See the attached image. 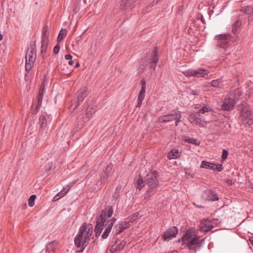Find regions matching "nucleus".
Wrapping results in <instances>:
<instances>
[{
    "instance_id": "f257e3e1",
    "label": "nucleus",
    "mask_w": 253,
    "mask_h": 253,
    "mask_svg": "<svg viewBox=\"0 0 253 253\" xmlns=\"http://www.w3.org/2000/svg\"><path fill=\"white\" fill-rule=\"evenodd\" d=\"M92 234V225L90 224L87 225L86 222H84L80 227L78 234L74 239L75 246L78 248H80L79 252H83L84 251L87 246Z\"/></svg>"
},
{
    "instance_id": "f03ea898",
    "label": "nucleus",
    "mask_w": 253,
    "mask_h": 253,
    "mask_svg": "<svg viewBox=\"0 0 253 253\" xmlns=\"http://www.w3.org/2000/svg\"><path fill=\"white\" fill-rule=\"evenodd\" d=\"M149 57L147 59H142L138 67V71L143 72L146 67L149 66L150 68L155 69L158 63L159 57L157 47H154L153 49L149 51Z\"/></svg>"
},
{
    "instance_id": "7ed1b4c3",
    "label": "nucleus",
    "mask_w": 253,
    "mask_h": 253,
    "mask_svg": "<svg viewBox=\"0 0 253 253\" xmlns=\"http://www.w3.org/2000/svg\"><path fill=\"white\" fill-rule=\"evenodd\" d=\"M240 111L239 119L244 124L251 126L253 123V114L251 107L246 102H242L238 105Z\"/></svg>"
},
{
    "instance_id": "20e7f679",
    "label": "nucleus",
    "mask_w": 253,
    "mask_h": 253,
    "mask_svg": "<svg viewBox=\"0 0 253 253\" xmlns=\"http://www.w3.org/2000/svg\"><path fill=\"white\" fill-rule=\"evenodd\" d=\"M113 213L112 207L108 206L105 210H102L101 214L96 219V225L94 229L95 236L98 237L100 235L105 223V215H108V217H110Z\"/></svg>"
},
{
    "instance_id": "39448f33",
    "label": "nucleus",
    "mask_w": 253,
    "mask_h": 253,
    "mask_svg": "<svg viewBox=\"0 0 253 253\" xmlns=\"http://www.w3.org/2000/svg\"><path fill=\"white\" fill-rule=\"evenodd\" d=\"M25 58V70L27 71H30L36 59V41L31 43L30 47L27 51Z\"/></svg>"
},
{
    "instance_id": "423d86ee",
    "label": "nucleus",
    "mask_w": 253,
    "mask_h": 253,
    "mask_svg": "<svg viewBox=\"0 0 253 253\" xmlns=\"http://www.w3.org/2000/svg\"><path fill=\"white\" fill-rule=\"evenodd\" d=\"M214 40L216 41L215 45L217 48H225L231 40V36L229 34H219L215 37Z\"/></svg>"
},
{
    "instance_id": "0eeeda50",
    "label": "nucleus",
    "mask_w": 253,
    "mask_h": 253,
    "mask_svg": "<svg viewBox=\"0 0 253 253\" xmlns=\"http://www.w3.org/2000/svg\"><path fill=\"white\" fill-rule=\"evenodd\" d=\"M158 176V172L156 170L148 173L144 178L145 186L146 187L159 186Z\"/></svg>"
},
{
    "instance_id": "6e6552de",
    "label": "nucleus",
    "mask_w": 253,
    "mask_h": 253,
    "mask_svg": "<svg viewBox=\"0 0 253 253\" xmlns=\"http://www.w3.org/2000/svg\"><path fill=\"white\" fill-rule=\"evenodd\" d=\"M209 73V71L204 68H198L196 70L189 69L184 72L186 77L193 76L196 78H205Z\"/></svg>"
},
{
    "instance_id": "1a4fd4ad",
    "label": "nucleus",
    "mask_w": 253,
    "mask_h": 253,
    "mask_svg": "<svg viewBox=\"0 0 253 253\" xmlns=\"http://www.w3.org/2000/svg\"><path fill=\"white\" fill-rule=\"evenodd\" d=\"M180 118L181 114L179 112H177L161 116L159 118V121L161 122L168 123L174 120L175 126H177L178 123L180 121Z\"/></svg>"
},
{
    "instance_id": "9d476101",
    "label": "nucleus",
    "mask_w": 253,
    "mask_h": 253,
    "mask_svg": "<svg viewBox=\"0 0 253 253\" xmlns=\"http://www.w3.org/2000/svg\"><path fill=\"white\" fill-rule=\"evenodd\" d=\"M203 240H201L198 235L195 236V237H193L192 240H190L185 244V247L190 250L194 251L196 253L201 247Z\"/></svg>"
},
{
    "instance_id": "9b49d317",
    "label": "nucleus",
    "mask_w": 253,
    "mask_h": 253,
    "mask_svg": "<svg viewBox=\"0 0 253 253\" xmlns=\"http://www.w3.org/2000/svg\"><path fill=\"white\" fill-rule=\"evenodd\" d=\"M39 124L40 128L39 129V137L44 138L46 135L47 130L45 128L47 126V121L44 115H41L39 118Z\"/></svg>"
},
{
    "instance_id": "f8f14e48",
    "label": "nucleus",
    "mask_w": 253,
    "mask_h": 253,
    "mask_svg": "<svg viewBox=\"0 0 253 253\" xmlns=\"http://www.w3.org/2000/svg\"><path fill=\"white\" fill-rule=\"evenodd\" d=\"M88 93V88L86 86H83L78 91L77 94V104L75 108H77L80 104L87 96Z\"/></svg>"
},
{
    "instance_id": "ddd939ff",
    "label": "nucleus",
    "mask_w": 253,
    "mask_h": 253,
    "mask_svg": "<svg viewBox=\"0 0 253 253\" xmlns=\"http://www.w3.org/2000/svg\"><path fill=\"white\" fill-rule=\"evenodd\" d=\"M196 231L194 228H190L186 230V232L183 235L181 238L182 245H185L188 241L192 240L195 236H197Z\"/></svg>"
},
{
    "instance_id": "4468645a",
    "label": "nucleus",
    "mask_w": 253,
    "mask_h": 253,
    "mask_svg": "<svg viewBox=\"0 0 253 253\" xmlns=\"http://www.w3.org/2000/svg\"><path fill=\"white\" fill-rule=\"evenodd\" d=\"M113 173L112 165H108L101 174L100 180L102 183H105L107 179L111 177Z\"/></svg>"
},
{
    "instance_id": "2eb2a0df",
    "label": "nucleus",
    "mask_w": 253,
    "mask_h": 253,
    "mask_svg": "<svg viewBox=\"0 0 253 253\" xmlns=\"http://www.w3.org/2000/svg\"><path fill=\"white\" fill-rule=\"evenodd\" d=\"M178 233V229L175 226H171L167 229L162 236L164 240H169L173 237H176Z\"/></svg>"
},
{
    "instance_id": "dca6fc26",
    "label": "nucleus",
    "mask_w": 253,
    "mask_h": 253,
    "mask_svg": "<svg viewBox=\"0 0 253 253\" xmlns=\"http://www.w3.org/2000/svg\"><path fill=\"white\" fill-rule=\"evenodd\" d=\"M130 224L129 221H123L119 222L114 226L116 235H118L123 232L125 229L129 227Z\"/></svg>"
},
{
    "instance_id": "f3484780",
    "label": "nucleus",
    "mask_w": 253,
    "mask_h": 253,
    "mask_svg": "<svg viewBox=\"0 0 253 253\" xmlns=\"http://www.w3.org/2000/svg\"><path fill=\"white\" fill-rule=\"evenodd\" d=\"M204 198L208 201H215L219 200L216 193L213 190L207 189L204 192L203 195Z\"/></svg>"
},
{
    "instance_id": "a211bd4d",
    "label": "nucleus",
    "mask_w": 253,
    "mask_h": 253,
    "mask_svg": "<svg viewBox=\"0 0 253 253\" xmlns=\"http://www.w3.org/2000/svg\"><path fill=\"white\" fill-rule=\"evenodd\" d=\"M199 227L201 231L205 232H209L213 228V226L211 224V221L209 219H205L201 221L200 223Z\"/></svg>"
},
{
    "instance_id": "6ab92c4d",
    "label": "nucleus",
    "mask_w": 253,
    "mask_h": 253,
    "mask_svg": "<svg viewBox=\"0 0 253 253\" xmlns=\"http://www.w3.org/2000/svg\"><path fill=\"white\" fill-rule=\"evenodd\" d=\"M43 93L44 88L41 86L37 96V104L35 109L33 111V114H36L40 109L42 101Z\"/></svg>"
},
{
    "instance_id": "aec40b11",
    "label": "nucleus",
    "mask_w": 253,
    "mask_h": 253,
    "mask_svg": "<svg viewBox=\"0 0 253 253\" xmlns=\"http://www.w3.org/2000/svg\"><path fill=\"white\" fill-rule=\"evenodd\" d=\"M235 105V100L231 98H227L224 99L222 105V108L225 110H231Z\"/></svg>"
},
{
    "instance_id": "412c9836",
    "label": "nucleus",
    "mask_w": 253,
    "mask_h": 253,
    "mask_svg": "<svg viewBox=\"0 0 253 253\" xmlns=\"http://www.w3.org/2000/svg\"><path fill=\"white\" fill-rule=\"evenodd\" d=\"M158 186L147 187L146 193L144 195V199L148 201L151 197L154 195L157 191Z\"/></svg>"
},
{
    "instance_id": "4be33fe9",
    "label": "nucleus",
    "mask_w": 253,
    "mask_h": 253,
    "mask_svg": "<svg viewBox=\"0 0 253 253\" xmlns=\"http://www.w3.org/2000/svg\"><path fill=\"white\" fill-rule=\"evenodd\" d=\"M189 121L191 124H194L197 126H201V121L199 114H192L189 116Z\"/></svg>"
},
{
    "instance_id": "5701e85b",
    "label": "nucleus",
    "mask_w": 253,
    "mask_h": 253,
    "mask_svg": "<svg viewBox=\"0 0 253 253\" xmlns=\"http://www.w3.org/2000/svg\"><path fill=\"white\" fill-rule=\"evenodd\" d=\"M241 11L248 15L249 18H250L253 16V6L248 5L244 6L241 9Z\"/></svg>"
},
{
    "instance_id": "b1692460",
    "label": "nucleus",
    "mask_w": 253,
    "mask_h": 253,
    "mask_svg": "<svg viewBox=\"0 0 253 253\" xmlns=\"http://www.w3.org/2000/svg\"><path fill=\"white\" fill-rule=\"evenodd\" d=\"M136 0H122V5L125 9H129L133 7V4Z\"/></svg>"
},
{
    "instance_id": "393cba45",
    "label": "nucleus",
    "mask_w": 253,
    "mask_h": 253,
    "mask_svg": "<svg viewBox=\"0 0 253 253\" xmlns=\"http://www.w3.org/2000/svg\"><path fill=\"white\" fill-rule=\"evenodd\" d=\"M57 243L55 241L49 243L46 246V252L48 253H54L55 252V247Z\"/></svg>"
},
{
    "instance_id": "a878e982",
    "label": "nucleus",
    "mask_w": 253,
    "mask_h": 253,
    "mask_svg": "<svg viewBox=\"0 0 253 253\" xmlns=\"http://www.w3.org/2000/svg\"><path fill=\"white\" fill-rule=\"evenodd\" d=\"M179 153L177 149H172L168 154V158L169 159H175L179 157Z\"/></svg>"
},
{
    "instance_id": "bb28decb",
    "label": "nucleus",
    "mask_w": 253,
    "mask_h": 253,
    "mask_svg": "<svg viewBox=\"0 0 253 253\" xmlns=\"http://www.w3.org/2000/svg\"><path fill=\"white\" fill-rule=\"evenodd\" d=\"M136 188L141 190L145 185L144 180L143 179L142 176L139 175L136 179Z\"/></svg>"
},
{
    "instance_id": "cd10ccee",
    "label": "nucleus",
    "mask_w": 253,
    "mask_h": 253,
    "mask_svg": "<svg viewBox=\"0 0 253 253\" xmlns=\"http://www.w3.org/2000/svg\"><path fill=\"white\" fill-rule=\"evenodd\" d=\"M242 25V22L239 20H236L233 24L232 26V33L234 34H236L238 31L239 29L240 28V26Z\"/></svg>"
},
{
    "instance_id": "c85d7f7f",
    "label": "nucleus",
    "mask_w": 253,
    "mask_h": 253,
    "mask_svg": "<svg viewBox=\"0 0 253 253\" xmlns=\"http://www.w3.org/2000/svg\"><path fill=\"white\" fill-rule=\"evenodd\" d=\"M213 167H214L213 163L208 162L205 161H203L201 164V168H205L206 169H210L213 170Z\"/></svg>"
},
{
    "instance_id": "c756f323",
    "label": "nucleus",
    "mask_w": 253,
    "mask_h": 253,
    "mask_svg": "<svg viewBox=\"0 0 253 253\" xmlns=\"http://www.w3.org/2000/svg\"><path fill=\"white\" fill-rule=\"evenodd\" d=\"M184 141L189 143H191L196 145H199L200 144V141H198L196 139L190 137L189 136H185Z\"/></svg>"
},
{
    "instance_id": "7c9ffc66",
    "label": "nucleus",
    "mask_w": 253,
    "mask_h": 253,
    "mask_svg": "<svg viewBox=\"0 0 253 253\" xmlns=\"http://www.w3.org/2000/svg\"><path fill=\"white\" fill-rule=\"evenodd\" d=\"M48 30V27L47 25L44 26L43 27L42 35V41H48V34L47 33Z\"/></svg>"
},
{
    "instance_id": "2f4dec72",
    "label": "nucleus",
    "mask_w": 253,
    "mask_h": 253,
    "mask_svg": "<svg viewBox=\"0 0 253 253\" xmlns=\"http://www.w3.org/2000/svg\"><path fill=\"white\" fill-rule=\"evenodd\" d=\"M48 41H45L42 40V45H41V54L42 56H43L46 51V49L48 46Z\"/></svg>"
},
{
    "instance_id": "473e14b6",
    "label": "nucleus",
    "mask_w": 253,
    "mask_h": 253,
    "mask_svg": "<svg viewBox=\"0 0 253 253\" xmlns=\"http://www.w3.org/2000/svg\"><path fill=\"white\" fill-rule=\"evenodd\" d=\"M106 226L107 227L106 228L105 231H104L102 235V238L104 239H106L108 237L113 227L112 226H111V225H110L109 224H107Z\"/></svg>"
},
{
    "instance_id": "72a5a7b5",
    "label": "nucleus",
    "mask_w": 253,
    "mask_h": 253,
    "mask_svg": "<svg viewBox=\"0 0 253 253\" xmlns=\"http://www.w3.org/2000/svg\"><path fill=\"white\" fill-rule=\"evenodd\" d=\"M211 84V86L214 87H220L221 86L223 85L221 79L212 80Z\"/></svg>"
},
{
    "instance_id": "f704fd0d",
    "label": "nucleus",
    "mask_w": 253,
    "mask_h": 253,
    "mask_svg": "<svg viewBox=\"0 0 253 253\" xmlns=\"http://www.w3.org/2000/svg\"><path fill=\"white\" fill-rule=\"evenodd\" d=\"M67 31L65 29H61L59 32L58 36L57 37V41L58 42L61 41L66 36Z\"/></svg>"
},
{
    "instance_id": "c9c22d12",
    "label": "nucleus",
    "mask_w": 253,
    "mask_h": 253,
    "mask_svg": "<svg viewBox=\"0 0 253 253\" xmlns=\"http://www.w3.org/2000/svg\"><path fill=\"white\" fill-rule=\"evenodd\" d=\"M107 218H109L108 217V215H105V226H107V224H109L110 225H111V226H113L115 221H116V219L114 217L112 218V219H109V220H107Z\"/></svg>"
},
{
    "instance_id": "e433bc0d",
    "label": "nucleus",
    "mask_w": 253,
    "mask_h": 253,
    "mask_svg": "<svg viewBox=\"0 0 253 253\" xmlns=\"http://www.w3.org/2000/svg\"><path fill=\"white\" fill-rule=\"evenodd\" d=\"M36 198L35 195H31L28 199V204L30 207H32L35 204V200Z\"/></svg>"
},
{
    "instance_id": "4c0bfd02",
    "label": "nucleus",
    "mask_w": 253,
    "mask_h": 253,
    "mask_svg": "<svg viewBox=\"0 0 253 253\" xmlns=\"http://www.w3.org/2000/svg\"><path fill=\"white\" fill-rule=\"evenodd\" d=\"M69 190V188H63V190L57 194V196H59V198H61L65 195V194L67 193Z\"/></svg>"
},
{
    "instance_id": "58836bf2",
    "label": "nucleus",
    "mask_w": 253,
    "mask_h": 253,
    "mask_svg": "<svg viewBox=\"0 0 253 253\" xmlns=\"http://www.w3.org/2000/svg\"><path fill=\"white\" fill-rule=\"evenodd\" d=\"M141 88L140 91L142 92H146V83L145 79H142L141 81Z\"/></svg>"
},
{
    "instance_id": "ea45409f",
    "label": "nucleus",
    "mask_w": 253,
    "mask_h": 253,
    "mask_svg": "<svg viewBox=\"0 0 253 253\" xmlns=\"http://www.w3.org/2000/svg\"><path fill=\"white\" fill-rule=\"evenodd\" d=\"M211 110V108L210 107H203L199 110L198 113L204 114L205 112H209Z\"/></svg>"
},
{
    "instance_id": "a19ab883",
    "label": "nucleus",
    "mask_w": 253,
    "mask_h": 253,
    "mask_svg": "<svg viewBox=\"0 0 253 253\" xmlns=\"http://www.w3.org/2000/svg\"><path fill=\"white\" fill-rule=\"evenodd\" d=\"M126 242L124 241H123L120 242V243L119 245H116V247L118 248V249L120 250V252L122 251L126 246Z\"/></svg>"
},
{
    "instance_id": "79ce46f5",
    "label": "nucleus",
    "mask_w": 253,
    "mask_h": 253,
    "mask_svg": "<svg viewBox=\"0 0 253 253\" xmlns=\"http://www.w3.org/2000/svg\"><path fill=\"white\" fill-rule=\"evenodd\" d=\"M223 169V168L222 167L221 165L214 164L213 170H217L218 171L220 172Z\"/></svg>"
},
{
    "instance_id": "37998d69",
    "label": "nucleus",
    "mask_w": 253,
    "mask_h": 253,
    "mask_svg": "<svg viewBox=\"0 0 253 253\" xmlns=\"http://www.w3.org/2000/svg\"><path fill=\"white\" fill-rule=\"evenodd\" d=\"M110 252L111 253H117L120 252V250L118 249L117 247H116V245H113L112 246Z\"/></svg>"
},
{
    "instance_id": "c03bdc74",
    "label": "nucleus",
    "mask_w": 253,
    "mask_h": 253,
    "mask_svg": "<svg viewBox=\"0 0 253 253\" xmlns=\"http://www.w3.org/2000/svg\"><path fill=\"white\" fill-rule=\"evenodd\" d=\"M228 153L227 151L225 149H223L222 150V153L221 156V159L222 161H224L227 159V157L228 156Z\"/></svg>"
},
{
    "instance_id": "a18cd8bd",
    "label": "nucleus",
    "mask_w": 253,
    "mask_h": 253,
    "mask_svg": "<svg viewBox=\"0 0 253 253\" xmlns=\"http://www.w3.org/2000/svg\"><path fill=\"white\" fill-rule=\"evenodd\" d=\"M145 96V93L140 91L138 93L137 99L140 100V101L141 100H143Z\"/></svg>"
},
{
    "instance_id": "49530a36",
    "label": "nucleus",
    "mask_w": 253,
    "mask_h": 253,
    "mask_svg": "<svg viewBox=\"0 0 253 253\" xmlns=\"http://www.w3.org/2000/svg\"><path fill=\"white\" fill-rule=\"evenodd\" d=\"M60 46L59 44H57L53 48V54H57L59 51Z\"/></svg>"
},
{
    "instance_id": "de8ad7c7",
    "label": "nucleus",
    "mask_w": 253,
    "mask_h": 253,
    "mask_svg": "<svg viewBox=\"0 0 253 253\" xmlns=\"http://www.w3.org/2000/svg\"><path fill=\"white\" fill-rule=\"evenodd\" d=\"M93 113L94 112L93 111H91V110H88L87 109L86 111V116L87 118H90L92 116V113Z\"/></svg>"
},
{
    "instance_id": "09e8293b",
    "label": "nucleus",
    "mask_w": 253,
    "mask_h": 253,
    "mask_svg": "<svg viewBox=\"0 0 253 253\" xmlns=\"http://www.w3.org/2000/svg\"><path fill=\"white\" fill-rule=\"evenodd\" d=\"M65 58L67 60H70L71 59H72V56L70 54H66L65 56Z\"/></svg>"
},
{
    "instance_id": "8fccbe9b",
    "label": "nucleus",
    "mask_w": 253,
    "mask_h": 253,
    "mask_svg": "<svg viewBox=\"0 0 253 253\" xmlns=\"http://www.w3.org/2000/svg\"><path fill=\"white\" fill-rule=\"evenodd\" d=\"M120 189H121V186H118L116 188V191H115V194L116 195H118L119 194V193L120 192Z\"/></svg>"
},
{
    "instance_id": "3c124183",
    "label": "nucleus",
    "mask_w": 253,
    "mask_h": 253,
    "mask_svg": "<svg viewBox=\"0 0 253 253\" xmlns=\"http://www.w3.org/2000/svg\"><path fill=\"white\" fill-rule=\"evenodd\" d=\"M142 101L143 100H141L140 101V100L137 99V103L136 106L138 107H140L142 104Z\"/></svg>"
},
{
    "instance_id": "603ef678",
    "label": "nucleus",
    "mask_w": 253,
    "mask_h": 253,
    "mask_svg": "<svg viewBox=\"0 0 253 253\" xmlns=\"http://www.w3.org/2000/svg\"><path fill=\"white\" fill-rule=\"evenodd\" d=\"M60 198H59V196H57V194L55 196L53 199V201H57Z\"/></svg>"
},
{
    "instance_id": "864d4df0",
    "label": "nucleus",
    "mask_w": 253,
    "mask_h": 253,
    "mask_svg": "<svg viewBox=\"0 0 253 253\" xmlns=\"http://www.w3.org/2000/svg\"><path fill=\"white\" fill-rule=\"evenodd\" d=\"M193 204L195 206H196L198 208H199V209L204 208V207L202 206H199L198 205H196L195 203H193Z\"/></svg>"
},
{
    "instance_id": "5fc2aeb1",
    "label": "nucleus",
    "mask_w": 253,
    "mask_h": 253,
    "mask_svg": "<svg viewBox=\"0 0 253 253\" xmlns=\"http://www.w3.org/2000/svg\"><path fill=\"white\" fill-rule=\"evenodd\" d=\"M226 182L227 184L231 185L232 183V181L231 179H228L226 180Z\"/></svg>"
},
{
    "instance_id": "6e6d98bb",
    "label": "nucleus",
    "mask_w": 253,
    "mask_h": 253,
    "mask_svg": "<svg viewBox=\"0 0 253 253\" xmlns=\"http://www.w3.org/2000/svg\"><path fill=\"white\" fill-rule=\"evenodd\" d=\"M68 64L70 65H72L74 64V61L72 60V59H71V60H69Z\"/></svg>"
},
{
    "instance_id": "4d7b16f0",
    "label": "nucleus",
    "mask_w": 253,
    "mask_h": 253,
    "mask_svg": "<svg viewBox=\"0 0 253 253\" xmlns=\"http://www.w3.org/2000/svg\"><path fill=\"white\" fill-rule=\"evenodd\" d=\"M201 21L203 22V23H204V24L206 23L205 20L204 19L203 16H201Z\"/></svg>"
},
{
    "instance_id": "13d9d810",
    "label": "nucleus",
    "mask_w": 253,
    "mask_h": 253,
    "mask_svg": "<svg viewBox=\"0 0 253 253\" xmlns=\"http://www.w3.org/2000/svg\"><path fill=\"white\" fill-rule=\"evenodd\" d=\"M251 244L253 246V239H250Z\"/></svg>"
},
{
    "instance_id": "bf43d9fd",
    "label": "nucleus",
    "mask_w": 253,
    "mask_h": 253,
    "mask_svg": "<svg viewBox=\"0 0 253 253\" xmlns=\"http://www.w3.org/2000/svg\"><path fill=\"white\" fill-rule=\"evenodd\" d=\"M79 66H80V64H79V63L77 62V63L76 64V66H75V67H76V68H77V67H79Z\"/></svg>"
},
{
    "instance_id": "052dcab7",
    "label": "nucleus",
    "mask_w": 253,
    "mask_h": 253,
    "mask_svg": "<svg viewBox=\"0 0 253 253\" xmlns=\"http://www.w3.org/2000/svg\"><path fill=\"white\" fill-rule=\"evenodd\" d=\"M193 94L194 95H197L198 93H197L196 91H193Z\"/></svg>"
},
{
    "instance_id": "680f3d73",
    "label": "nucleus",
    "mask_w": 253,
    "mask_h": 253,
    "mask_svg": "<svg viewBox=\"0 0 253 253\" xmlns=\"http://www.w3.org/2000/svg\"><path fill=\"white\" fill-rule=\"evenodd\" d=\"M158 2V0H157V1H156V4H157Z\"/></svg>"
},
{
    "instance_id": "e2e57ef3",
    "label": "nucleus",
    "mask_w": 253,
    "mask_h": 253,
    "mask_svg": "<svg viewBox=\"0 0 253 253\" xmlns=\"http://www.w3.org/2000/svg\"><path fill=\"white\" fill-rule=\"evenodd\" d=\"M152 3H153V6L154 5V2H152Z\"/></svg>"
}]
</instances>
